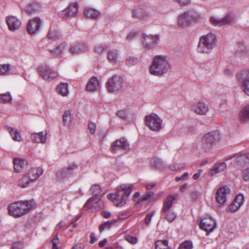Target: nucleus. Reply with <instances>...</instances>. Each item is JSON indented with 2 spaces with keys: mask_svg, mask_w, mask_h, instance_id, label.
Here are the masks:
<instances>
[{
  "mask_svg": "<svg viewBox=\"0 0 249 249\" xmlns=\"http://www.w3.org/2000/svg\"><path fill=\"white\" fill-rule=\"evenodd\" d=\"M154 211H151L146 215L144 218V223L146 225L148 226L150 224L152 217L154 215Z\"/></svg>",
  "mask_w": 249,
  "mask_h": 249,
  "instance_id": "55",
  "label": "nucleus"
},
{
  "mask_svg": "<svg viewBox=\"0 0 249 249\" xmlns=\"http://www.w3.org/2000/svg\"><path fill=\"white\" fill-rule=\"evenodd\" d=\"M9 133L14 141L18 142L20 141L21 137L20 133L18 130L11 128V130L9 131Z\"/></svg>",
  "mask_w": 249,
  "mask_h": 249,
  "instance_id": "42",
  "label": "nucleus"
},
{
  "mask_svg": "<svg viewBox=\"0 0 249 249\" xmlns=\"http://www.w3.org/2000/svg\"><path fill=\"white\" fill-rule=\"evenodd\" d=\"M239 118L241 122H246L249 121V105H247L240 111Z\"/></svg>",
  "mask_w": 249,
  "mask_h": 249,
  "instance_id": "28",
  "label": "nucleus"
},
{
  "mask_svg": "<svg viewBox=\"0 0 249 249\" xmlns=\"http://www.w3.org/2000/svg\"><path fill=\"white\" fill-rule=\"evenodd\" d=\"M64 49V46L62 44H60L55 49L50 50V52L53 55L56 57L61 54Z\"/></svg>",
  "mask_w": 249,
  "mask_h": 249,
  "instance_id": "43",
  "label": "nucleus"
},
{
  "mask_svg": "<svg viewBox=\"0 0 249 249\" xmlns=\"http://www.w3.org/2000/svg\"><path fill=\"white\" fill-rule=\"evenodd\" d=\"M150 163L153 168L157 169H161L164 167V162L157 157L152 158L150 160Z\"/></svg>",
  "mask_w": 249,
  "mask_h": 249,
  "instance_id": "30",
  "label": "nucleus"
},
{
  "mask_svg": "<svg viewBox=\"0 0 249 249\" xmlns=\"http://www.w3.org/2000/svg\"><path fill=\"white\" fill-rule=\"evenodd\" d=\"M235 157H236L234 160V164L237 166L238 168H244L249 161V154H241L237 156L236 154H234L232 156L227 158L225 160L228 161L231 160Z\"/></svg>",
  "mask_w": 249,
  "mask_h": 249,
  "instance_id": "8",
  "label": "nucleus"
},
{
  "mask_svg": "<svg viewBox=\"0 0 249 249\" xmlns=\"http://www.w3.org/2000/svg\"><path fill=\"white\" fill-rule=\"evenodd\" d=\"M226 168V164L225 162L220 163L219 164H215L213 167L211 169L210 174L212 176H214L216 174L223 171Z\"/></svg>",
  "mask_w": 249,
  "mask_h": 249,
  "instance_id": "26",
  "label": "nucleus"
},
{
  "mask_svg": "<svg viewBox=\"0 0 249 249\" xmlns=\"http://www.w3.org/2000/svg\"><path fill=\"white\" fill-rule=\"evenodd\" d=\"M216 222L211 217L209 218H204L200 220L199 227L207 232L212 231L216 227Z\"/></svg>",
  "mask_w": 249,
  "mask_h": 249,
  "instance_id": "12",
  "label": "nucleus"
},
{
  "mask_svg": "<svg viewBox=\"0 0 249 249\" xmlns=\"http://www.w3.org/2000/svg\"><path fill=\"white\" fill-rule=\"evenodd\" d=\"M170 68V64L165 56H156L150 66V73L154 75L161 76L167 72Z\"/></svg>",
  "mask_w": 249,
  "mask_h": 249,
  "instance_id": "2",
  "label": "nucleus"
},
{
  "mask_svg": "<svg viewBox=\"0 0 249 249\" xmlns=\"http://www.w3.org/2000/svg\"><path fill=\"white\" fill-rule=\"evenodd\" d=\"M34 202V201L32 199L20 201L10 205L8 207V213L14 217H20L29 212L32 209Z\"/></svg>",
  "mask_w": 249,
  "mask_h": 249,
  "instance_id": "1",
  "label": "nucleus"
},
{
  "mask_svg": "<svg viewBox=\"0 0 249 249\" xmlns=\"http://www.w3.org/2000/svg\"><path fill=\"white\" fill-rule=\"evenodd\" d=\"M116 115L123 120L126 121L128 119L126 109L121 110L117 111Z\"/></svg>",
  "mask_w": 249,
  "mask_h": 249,
  "instance_id": "52",
  "label": "nucleus"
},
{
  "mask_svg": "<svg viewBox=\"0 0 249 249\" xmlns=\"http://www.w3.org/2000/svg\"><path fill=\"white\" fill-rule=\"evenodd\" d=\"M31 139L34 142L44 143L46 142V135H44L43 132H40L31 134Z\"/></svg>",
  "mask_w": 249,
  "mask_h": 249,
  "instance_id": "25",
  "label": "nucleus"
},
{
  "mask_svg": "<svg viewBox=\"0 0 249 249\" xmlns=\"http://www.w3.org/2000/svg\"><path fill=\"white\" fill-rule=\"evenodd\" d=\"M244 196L242 194L237 195L234 199L233 202L237 203L238 207H240L243 204Z\"/></svg>",
  "mask_w": 249,
  "mask_h": 249,
  "instance_id": "50",
  "label": "nucleus"
},
{
  "mask_svg": "<svg viewBox=\"0 0 249 249\" xmlns=\"http://www.w3.org/2000/svg\"><path fill=\"white\" fill-rule=\"evenodd\" d=\"M77 167V165L74 162L69 164L68 168H64L58 171L57 176L63 179L68 178L74 173V170Z\"/></svg>",
  "mask_w": 249,
  "mask_h": 249,
  "instance_id": "11",
  "label": "nucleus"
},
{
  "mask_svg": "<svg viewBox=\"0 0 249 249\" xmlns=\"http://www.w3.org/2000/svg\"><path fill=\"white\" fill-rule=\"evenodd\" d=\"M199 19L200 16L194 10H188L178 17V21L180 27L184 28L192 21H197Z\"/></svg>",
  "mask_w": 249,
  "mask_h": 249,
  "instance_id": "4",
  "label": "nucleus"
},
{
  "mask_svg": "<svg viewBox=\"0 0 249 249\" xmlns=\"http://www.w3.org/2000/svg\"><path fill=\"white\" fill-rule=\"evenodd\" d=\"M193 243L191 241H186L181 244L178 249H192Z\"/></svg>",
  "mask_w": 249,
  "mask_h": 249,
  "instance_id": "51",
  "label": "nucleus"
},
{
  "mask_svg": "<svg viewBox=\"0 0 249 249\" xmlns=\"http://www.w3.org/2000/svg\"><path fill=\"white\" fill-rule=\"evenodd\" d=\"M118 56V50L114 49L108 52L107 57L110 61L115 62L116 61Z\"/></svg>",
  "mask_w": 249,
  "mask_h": 249,
  "instance_id": "36",
  "label": "nucleus"
},
{
  "mask_svg": "<svg viewBox=\"0 0 249 249\" xmlns=\"http://www.w3.org/2000/svg\"><path fill=\"white\" fill-rule=\"evenodd\" d=\"M57 93L63 96H66L68 93V84L66 83H61L56 88Z\"/></svg>",
  "mask_w": 249,
  "mask_h": 249,
  "instance_id": "32",
  "label": "nucleus"
},
{
  "mask_svg": "<svg viewBox=\"0 0 249 249\" xmlns=\"http://www.w3.org/2000/svg\"><path fill=\"white\" fill-rule=\"evenodd\" d=\"M174 198L172 196H168L163 203V206L161 209V212H166L172 206Z\"/></svg>",
  "mask_w": 249,
  "mask_h": 249,
  "instance_id": "33",
  "label": "nucleus"
},
{
  "mask_svg": "<svg viewBox=\"0 0 249 249\" xmlns=\"http://www.w3.org/2000/svg\"><path fill=\"white\" fill-rule=\"evenodd\" d=\"M78 5L77 3H71L65 10L60 14L63 18L73 17L77 14Z\"/></svg>",
  "mask_w": 249,
  "mask_h": 249,
  "instance_id": "16",
  "label": "nucleus"
},
{
  "mask_svg": "<svg viewBox=\"0 0 249 249\" xmlns=\"http://www.w3.org/2000/svg\"><path fill=\"white\" fill-rule=\"evenodd\" d=\"M106 88L110 93L118 91L123 88V79L117 75H114L108 79L106 83Z\"/></svg>",
  "mask_w": 249,
  "mask_h": 249,
  "instance_id": "6",
  "label": "nucleus"
},
{
  "mask_svg": "<svg viewBox=\"0 0 249 249\" xmlns=\"http://www.w3.org/2000/svg\"><path fill=\"white\" fill-rule=\"evenodd\" d=\"M214 48L211 44L206 42L201 37L199 38V43L197 46V51L200 53H209Z\"/></svg>",
  "mask_w": 249,
  "mask_h": 249,
  "instance_id": "20",
  "label": "nucleus"
},
{
  "mask_svg": "<svg viewBox=\"0 0 249 249\" xmlns=\"http://www.w3.org/2000/svg\"><path fill=\"white\" fill-rule=\"evenodd\" d=\"M142 38L143 39L142 41L144 48L149 49L157 46L159 41V38L157 36H147L145 34L142 35Z\"/></svg>",
  "mask_w": 249,
  "mask_h": 249,
  "instance_id": "10",
  "label": "nucleus"
},
{
  "mask_svg": "<svg viewBox=\"0 0 249 249\" xmlns=\"http://www.w3.org/2000/svg\"><path fill=\"white\" fill-rule=\"evenodd\" d=\"M232 20V17L230 15H227L221 19L215 17H211L210 18L212 25L219 27L230 24Z\"/></svg>",
  "mask_w": 249,
  "mask_h": 249,
  "instance_id": "15",
  "label": "nucleus"
},
{
  "mask_svg": "<svg viewBox=\"0 0 249 249\" xmlns=\"http://www.w3.org/2000/svg\"><path fill=\"white\" fill-rule=\"evenodd\" d=\"M243 178L244 180L248 181L249 180V168L246 169L243 174Z\"/></svg>",
  "mask_w": 249,
  "mask_h": 249,
  "instance_id": "62",
  "label": "nucleus"
},
{
  "mask_svg": "<svg viewBox=\"0 0 249 249\" xmlns=\"http://www.w3.org/2000/svg\"><path fill=\"white\" fill-rule=\"evenodd\" d=\"M167 240H158L155 243L156 249H172L168 246Z\"/></svg>",
  "mask_w": 249,
  "mask_h": 249,
  "instance_id": "34",
  "label": "nucleus"
},
{
  "mask_svg": "<svg viewBox=\"0 0 249 249\" xmlns=\"http://www.w3.org/2000/svg\"><path fill=\"white\" fill-rule=\"evenodd\" d=\"M112 227L109 221L105 222L99 226V230L100 233H102L105 229L109 230Z\"/></svg>",
  "mask_w": 249,
  "mask_h": 249,
  "instance_id": "48",
  "label": "nucleus"
},
{
  "mask_svg": "<svg viewBox=\"0 0 249 249\" xmlns=\"http://www.w3.org/2000/svg\"><path fill=\"white\" fill-rule=\"evenodd\" d=\"M88 129L91 134H94L96 130V124L95 123L90 122L88 124Z\"/></svg>",
  "mask_w": 249,
  "mask_h": 249,
  "instance_id": "59",
  "label": "nucleus"
},
{
  "mask_svg": "<svg viewBox=\"0 0 249 249\" xmlns=\"http://www.w3.org/2000/svg\"><path fill=\"white\" fill-rule=\"evenodd\" d=\"M79 44H77L74 46L71 47L70 49L71 53L72 54H78L79 53Z\"/></svg>",
  "mask_w": 249,
  "mask_h": 249,
  "instance_id": "60",
  "label": "nucleus"
},
{
  "mask_svg": "<svg viewBox=\"0 0 249 249\" xmlns=\"http://www.w3.org/2000/svg\"><path fill=\"white\" fill-rule=\"evenodd\" d=\"M6 21L9 30L11 31H14L18 29L21 24L20 21L14 16L6 17Z\"/></svg>",
  "mask_w": 249,
  "mask_h": 249,
  "instance_id": "17",
  "label": "nucleus"
},
{
  "mask_svg": "<svg viewBox=\"0 0 249 249\" xmlns=\"http://www.w3.org/2000/svg\"><path fill=\"white\" fill-rule=\"evenodd\" d=\"M177 213L173 211L168 212L165 218L170 223L172 222L177 217Z\"/></svg>",
  "mask_w": 249,
  "mask_h": 249,
  "instance_id": "46",
  "label": "nucleus"
},
{
  "mask_svg": "<svg viewBox=\"0 0 249 249\" xmlns=\"http://www.w3.org/2000/svg\"><path fill=\"white\" fill-rule=\"evenodd\" d=\"M178 2L181 6H186L190 3V0H174Z\"/></svg>",
  "mask_w": 249,
  "mask_h": 249,
  "instance_id": "64",
  "label": "nucleus"
},
{
  "mask_svg": "<svg viewBox=\"0 0 249 249\" xmlns=\"http://www.w3.org/2000/svg\"><path fill=\"white\" fill-rule=\"evenodd\" d=\"M201 196V193L197 191H193L191 194V197L193 200H197Z\"/></svg>",
  "mask_w": 249,
  "mask_h": 249,
  "instance_id": "57",
  "label": "nucleus"
},
{
  "mask_svg": "<svg viewBox=\"0 0 249 249\" xmlns=\"http://www.w3.org/2000/svg\"><path fill=\"white\" fill-rule=\"evenodd\" d=\"M236 77L241 84H243L244 82L249 81V70L242 71L240 73L237 74Z\"/></svg>",
  "mask_w": 249,
  "mask_h": 249,
  "instance_id": "29",
  "label": "nucleus"
},
{
  "mask_svg": "<svg viewBox=\"0 0 249 249\" xmlns=\"http://www.w3.org/2000/svg\"><path fill=\"white\" fill-rule=\"evenodd\" d=\"M71 120V111L65 110L63 115V123L64 125L66 126L70 124Z\"/></svg>",
  "mask_w": 249,
  "mask_h": 249,
  "instance_id": "35",
  "label": "nucleus"
},
{
  "mask_svg": "<svg viewBox=\"0 0 249 249\" xmlns=\"http://www.w3.org/2000/svg\"><path fill=\"white\" fill-rule=\"evenodd\" d=\"M99 84L98 81L96 77H91L88 82L86 88L89 91H95L97 89V86Z\"/></svg>",
  "mask_w": 249,
  "mask_h": 249,
  "instance_id": "27",
  "label": "nucleus"
},
{
  "mask_svg": "<svg viewBox=\"0 0 249 249\" xmlns=\"http://www.w3.org/2000/svg\"><path fill=\"white\" fill-rule=\"evenodd\" d=\"M41 20L39 17H35L30 20L27 25V31L30 35H33L40 30Z\"/></svg>",
  "mask_w": 249,
  "mask_h": 249,
  "instance_id": "14",
  "label": "nucleus"
},
{
  "mask_svg": "<svg viewBox=\"0 0 249 249\" xmlns=\"http://www.w3.org/2000/svg\"><path fill=\"white\" fill-rule=\"evenodd\" d=\"M89 49L88 46L85 44H79V53H83L87 51H88Z\"/></svg>",
  "mask_w": 249,
  "mask_h": 249,
  "instance_id": "61",
  "label": "nucleus"
},
{
  "mask_svg": "<svg viewBox=\"0 0 249 249\" xmlns=\"http://www.w3.org/2000/svg\"><path fill=\"white\" fill-rule=\"evenodd\" d=\"M125 239L132 244H135L138 242V238L136 237L130 235H126Z\"/></svg>",
  "mask_w": 249,
  "mask_h": 249,
  "instance_id": "56",
  "label": "nucleus"
},
{
  "mask_svg": "<svg viewBox=\"0 0 249 249\" xmlns=\"http://www.w3.org/2000/svg\"><path fill=\"white\" fill-rule=\"evenodd\" d=\"M100 214L105 218H108L111 215V213L107 211H103L101 212Z\"/></svg>",
  "mask_w": 249,
  "mask_h": 249,
  "instance_id": "63",
  "label": "nucleus"
},
{
  "mask_svg": "<svg viewBox=\"0 0 249 249\" xmlns=\"http://www.w3.org/2000/svg\"><path fill=\"white\" fill-rule=\"evenodd\" d=\"M132 184H123L120 185V188L123 193L122 194L121 201L116 204L117 207H122L126 203L125 199L129 196L132 192Z\"/></svg>",
  "mask_w": 249,
  "mask_h": 249,
  "instance_id": "9",
  "label": "nucleus"
},
{
  "mask_svg": "<svg viewBox=\"0 0 249 249\" xmlns=\"http://www.w3.org/2000/svg\"><path fill=\"white\" fill-rule=\"evenodd\" d=\"M37 71L42 79L45 81H50L58 76L57 72L46 66H40L38 67Z\"/></svg>",
  "mask_w": 249,
  "mask_h": 249,
  "instance_id": "7",
  "label": "nucleus"
},
{
  "mask_svg": "<svg viewBox=\"0 0 249 249\" xmlns=\"http://www.w3.org/2000/svg\"><path fill=\"white\" fill-rule=\"evenodd\" d=\"M11 66L9 64L0 65V74H10L13 72L11 69Z\"/></svg>",
  "mask_w": 249,
  "mask_h": 249,
  "instance_id": "40",
  "label": "nucleus"
},
{
  "mask_svg": "<svg viewBox=\"0 0 249 249\" xmlns=\"http://www.w3.org/2000/svg\"><path fill=\"white\" fill-rule=\"evenodd\" d=\"M240 207H238V205L235 204L234 202H232L229 207L228 212L233 213L235 212Z\"/></svg>",
  "mask_w": 249,
  "mask_h": 249,
  "instance_id": "53",
  "label": "nucleus"
},
{
  "mask_svg": "<svg viewBox=\"0 0 249 249\" xmlns=\"http://www.w3.org/2000/svg\"><path fill=\"white\" fill-rule=\"evenodd\" d=\"M243 91L248 96H249V81L244 82L241 84Z\"/></svg>",
  "mask_w": 249,
  "mask_h": 249,
  "instance_id": "54",
  "label": "nucleus"
},
{
  "mask_svg": "<svg viewBox=\"0 0 249 249\" xmlns=\"http://www.w3.org/2000/svg\"><path fill=\"white\" fill-rule=\"evenodd\" d=\"M84 15L88 18L96 19L100 14V12L91 8H86L84 10Z\"/></svg>",
  "mask_w": 249,
  "mask_h": 249,
  "instance_id": "31",
  "label": "nucleus"
},
{
  "mask_svg": "<svg viewBox=\"0 0 249 249\" xmlns=\"http://www.w3.org/2000/svg\"><path fill=\"white\" fill-rule=\"evenodd\" d=\"M14 170L16 172H20L27 164V162L21 159H14L13 160Z\"/></svg>",
  "mask_w": 249,
  "mask_h": 249,
  "instance_id": "24",
  "label": "nucleus"
},
{
  "mask_svg": "<svg viewBox=\"0 0 249 249\" xmlns=\"http://www.w3.org/2000/svg\"><path fill=\"white\" fill-rule=\"evenodd\" d=\"M99 199L97 196L90 197L85 204L84 206L89 208L93 207L94 203H97Z\"/></svg>",
  "mask_w": 249,
  "mask_h": 249,
  "instance_id": "45",
  "label": "nucleus"
},
{
  "mask_svg": "<svg viewBox=\"0 0 249 249\" xmlns=\"http://www.w3.org/2000/svg\"><path fill=\"white\" fill-rule=\"evenodd\" d=\"M202 39L206 41L207 43H209V45L214 48L217 44V39L216 35L214 34L210 33L207 35L202 36L201 37Z\"/></svg>",
  "mask_w": 249,
  "mask_h": 249,
  "instance_id": "23",
  "label": "nucleus"
},
{
  "mask_svg": "<svg viewBox=\"0 0 249 249\" xmlns=\"http://www.w3.org/2000/svg\"><path fill=\"white\" fill-rule=\"evenodd\" d=\"M230 190L227 186H222L218 188L215 193L216 201L222 205H224L227 201L226 194L229 193Z\"/></svg>",
  "mask_w": 249,
  "mask_h": 249,
  "instance_id": "13",
  "label": "nucleus"
},
{
  "mask_svg": "<svg viewBox=\"0 0 249 249\" xmlns=\"http://www.w3.org/2000/svg\"><path fill=\"white\" fill-rule=\"evenodd\" d=\"M220 133L218 130H215L205 134L200 141L201 147L206 150L212 149L220 141Z\"/></svg>",
  "mask_w": 249,
  "mask_h": 249,
  "instance_id": "3",
  "label": "nucleus"
},
{
  "mask_svg": "<svg viewBox=\"0 0 249 249\" xmlns=\"http://www.w3.org/2000/svg\"><path fill=\"white\" fill-rule=\"evenodd\" d=\"M30 181V179L26 175L21 179L18 180V185L22 188H26L29 185Z\"/></svg>",
  "mask_w": 249,
  "mask_h": 249,
  "instance_id": "38",
  "label": "nucleus"
},
{
  "mask_svg": "<svg viewBox=\"0 0 249 249\" xmlns=\"http://www.w3.org/2000/svg\"><path fill=\"white\" fill-rule=\"evenodd\" d=\"M24 10L26 13L31 15L36 12V9L34 4H29L25 8Z\"/></svg>",
  "mask_w": 249,
  "mask_h": 249,
  "instance_id": "49",
  "label": "nucleus"
},
{
  "mask_svg": "<svg viewBox=\"0 0 249 249\" xmlns=\"http://www.w3.org/2000/svg\"><path fill=\"white\" fill-rule=\"evenodd\" d=\"M107 48V47L105 45H100L96 46L94 48V51L97 53H101L106 50Z\"/></svg>",
  "mask_w": 249,
  "mask_h": 249,
  "instance_id": "58",
  "label": "nucleus"
},
{
  "mask_svg": "<svg viewBox=\"0 0 249 249\" xmlns=\"http://www.w3.org/2000/svg\"><path fill=\"white\" fill-rule=\"evenodd\" d=\"M192 110L198 114L204 115L208 111V107L204 103L198 102L196 106L192 107Z\"/></svg>",
  "mask_w": 249,
  "mask_h": 249,
  "instance_id": "21",
  "label": "nucleus"
},
{
  "mask_svg": "<svg viewBox=\"0 0 249 249\" xmlns=\"http://www.w3.org/2000/svg\"><path fill=\"white\" fill-rule=\"evenodd\" d=\"M12 100V96L9 92L0 94V103H9Z\"/></svg>",
  "mask_w": 249,
  "mask_h": 249,
  "instance_id": "37",
  "label": "nucleus"
},
{
  "mask_svg": "<svg viewBox=\"0 0 249 249\" xmlns=\"http://www.w3.org/2000/svg\"><path fill=\"white\" fill-rule=\"evenodd\" d=\"M111 148L113 151L119 149L126 150L129 148V144L124 138H122L113 142L111 144Z\"/></svg>",
  "mask_w": 249,
  "mask_h": 249,
  "instance_id": "19",
  "label": "nucleus"
},
{
  "mask_svg": "<svg viewBox=\"0 0 249 249\" xmlns=\"http://www.w3.org/2000/svg\"><path fill=\"white\" fill-rule=\"evenodd\" d=\"M42 173L43 170L40 167L37 168H32L27 176L28 177L31 181H34L39 177Z\"/></svg>",
  "mask_w": 249,
  "mask_h": 249,
  "instance_id": "22",
  "label": "nucleus"
},
{
  "mask_svg": "<svg viewBox=\"0 0 249 249\" xmlns=\"http://www.w3.org/2000/svg\"><path fill=\"white\" fill-rule=\"evenodd\" d=\"M123 191L121 189L120 185L118 186L116 188V192L114 193V195L113 198H112V202L116 206V204L117 202H115V201H118L119 199V197L121 195V193H122Z\"/></svg>",
  "mask_w": 249,
  "mask_h": 249,
  "instance_id": "47",
  "label": "nucleus"
},
{
  "mask_svg": "<svg viewBox=\"0 0 249 249\" xmlns=\"http://www.w3.org/2000/svg\"><path fill=\"white\" fill-rule=\"evenodd\" d=\"M138 62V58L134 56L129 55L128 56L125 60L126 65L128 67L134 66Z\"/></svg>",
  "mask_w": 249,
  "mask_h": 249,
  "instance_id": "41",
  "label": "nucleus"
},
{
  "mask_svg": "<svg viewBox=\"0 0 249 249\" xmlns=\"http://www.w3.org/2000/svg\"><path fill=\"white\" fill-rule=\"evenodd\" d=\"M145 124L151 130L160 131L161 128L162 120L155 113H152L145 117Z\"/></svg>",
  "mask_w": 249,
  "mask_h": 249,
  "instance_id": "5",
  "label": "nucleus"
},
{
  "mask_svg": "<svg viewBox=\"0 0 249 249\" xmlns=\"http://www.w3.org/2000/svg\"><path fill=\"white\" fill-rule=\"evenodd\" d=\"M133 18L139 20H145L149 16V13L144 8H139L132 10Z\"/></svg>",
  "mask_w": 249,
  "mask_h": 249,
  "instance_id": "18",
  "label": "nucleus"
},
{
  "mask_svg": "<svg viewBox=\"0 0 249 249\" xmlns=\"http://www.w3.org/2000/svg\"><path fill=\"white\" fill-rule=\"evenodd\" d=\"M89 191L92 192V194L94 196H97L102 192V188L99 185L94 184L91 186Z\"/></svg>",
  "mask_w": 249,
  "mask_h": 249,
  "instance_id": "44",
  "label": "nucleus"
},
{
  "mask_svg": "<svg viewBox=\"0 0 249 249\" xmlns=\"http://www.w3.org/2000/svg\"><path fill=\"white\" fill-rule=\"evenodd\" d=\"M247 49L244 44L239 43L238 44L237 49L235 52L237 55L241 56L247 53Z\"/></svg>",
  "mask_w": 249,
  "mask_h": 249,
  "instance_id": "39",
  "label": "nucleus"
}]
</instances>
